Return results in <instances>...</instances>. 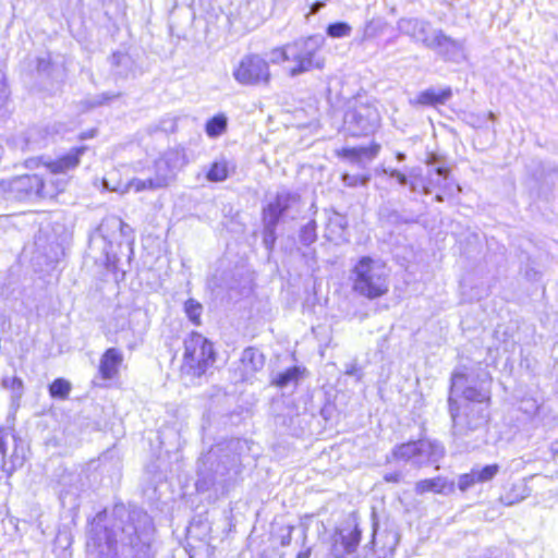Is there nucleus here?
<instances>
[{"instance_id":"6ab92c4d","label":"nucleus","mask_w":558,"mask_h":558,"mask_svg":"<svg viewBox=\"0 0 558 558\" xmlns=\"http://www.w3.org/2000/svg\"><path fill=\"white\" fill-rule=\"evenodd\" d=\"M398 28L402 34L410 36L426 48L430 44L435 31L428 22L416 17L400 19Z\"/></svg>"},{"instance_id":"a19ab883","label":"nucleus","mask_w":558,"mask_h":558,"mask_svg":"<svg viewBox=\"0 0 558 558\" xmlns=\"http://www.w3.org/2000/svg\"><path fill=\"white\" fill-rule=\"evenodd\" d=\"M153 183H155V175L145 180L133 179L130 182V187L134 189L135 192H141L144 190H157L162 187V185H153Z\"/></svg>"},{"instance_id":"603ef678","label":"nucleus","mask_w":558,"mask_h":558,"mask_svg":"<svg viewBox=\"0 0 558 558\" xmlns=\"http://www.w3.org/2000/svg\"><path fill=\"white\" fill-rule=\"evenodd\" d=\"M132 229L131 227L123 221V230L118 231V239L125 238L129 239L131 236Z\"/></svg>"},{"instance_id":"72a5a7b5","label":"nucleus","mask_w":558,"mask_h":558,"mask_svg":"<svg viewBox=\"0 0 558 558\" xmlns=\"http://www.w3.org/2000/svg\"><path fill=\"white\" fill-rule=\"evenodd\" d=\"M317 240V223L315 220H310L307 223L301 227L299 232V241L310 246Z\"/></svg>"},{"instance_id":"f03ea898","label":"nucleus","mask_w":558,"mask_h":558,"mask_svg":"<svg viewBox=\"0 0 558 558\" xmlns=\"http://www.w3.org/2000/svg\"><path fill=\"white\" fill-rule=\"evenodd\" d=\"M238 440L221 441L210 447L197 461V487L228 490L240 472V457L235 451Z\"/></svg>"},{"instance_id":"f8f14e48","label":"nucleus","mask_w":558,"mask_h":558,"mask_svg":"<svg viewBox=\"0 0 558 558\" xmlns=\"http://www.w3.org/2000/svg\"><path fill=\"white\" fill-rule=\"evenodd\" d=\"M426 163L433 170L428 171L426 182L422 185L423 194L429 195L434 189H438L447 198H451L461 193V186L450 177V169L439 156L430 155Z\"/></svg>"},{"instance_id":"ea45409f","label":"nucleus","mask_w":558,"mask_h":558,"mask_svg":"<svg viewBox=\"0 0 558 558\" xmlns=\"http://www.w3.org/2000/svg\"><path fill=\"white\" fill-rule=\"evenodd\" d=\"M351 29V26L345 22H335L327 26L326 33L329 37L341 38L349 36Z\"/></svg>"},{"instance_id":"4c0bfd02","label":"nucleus","mask_w":558,"mask_h":558,"mask_svg":"<svg viewBox=\"0 0 558 558\" xmlns=\"http://www.w3.org/2000/svg\"><path fill=\"white\" fill-rule=\"evenodd\" d=\"M71 386L69 381L63 378H58L52 381L49 387V392L53 398L64 399L70 393Z\"/></svg>"},{"instance_id":"7c9ffc66","label":"nucleus","mask_w":558,"mask_h":558,"mask_svg":"<svg viewBox=\"0 0 558 558\" xmlns=\"http://www.w3.org/2000/svg\"><path fill=\"white\" fill-rule=\"evenodd\" d=\"M227 126L228 118L223 113H218L206 122L205 132L209 137L216 138L227 131Z\"/></svg>"},{"instance_id":"9b49d317","label":"nucleus","mask_w":558,"mask_h":558,"mask_svg":"<svg viewBox=\"0 0 558 558\" xmlns=\"http://www.w3.org/2000/svg\"><path fill=\"white\" fill-rule=\"evenodd\" d=\"M380 124V114L371 102L355 101L343 117V129L347 134L359 137L373 134Z\"/></svg>"},{"instance_id":"bb28decb","label":"nucleus","mask_w":558,"mask_h":558,"mask_svg":"<svg viewBox=\"0 0 558 558\" xmlns=\"http://www.w3.org/2000/svg\"><path fill=\"white\" fill-rule=\"evenodd\" d=\"M348 227V219L337 211H333L328 218L325 236L329 241H344V233Z\"/></svg>"},{"instance_id":"c756f323","label":"nucleus","mask_w":558,"mask_h":558,"mask_svg":"<svg viewBox=\"0 0 558 558\" xmlns=\"http://www.w3.org/2000/svg\"><path fill=\"white\" fill-rule=\"evenodd\" d=\"M48 131L40 126L31 128L26 132L23 149H37L47 145Z\"/></svg>"},{"instance_id":"c03bdc74","label":"nucleus","mask_w":558,"mask_h":558,"mask_svg":"<svg viewBox=\"0 0 558 558\" xmlns=\"http://www.w3.org/2000/svg\"><path fill=\"white\" fill-rule=\"evenodd\" d=\"M384 172L389 174L390 178H395L399 182V184H401V185H407L408 184L407 175L403 174L402 172H400L399 170H396V169H392V170L384 169Z\"/></svg>"},{"instance_id":"de8ad7c7","label":"nucleus","mask_w":558,"mask_h":558,"mask_svg":"<svg viewBox=\"0 0 558 558\" xmlns=\"http://www.w3.org/2000/svg\"><path fill=\"white\" fill-rule=\"evenodd\" d=\"M286 50V45L280 47V48H276L271 51V61L272 62H281V61H286L287 62V58L283 57V51Z\"/></svg>"},{"instance_id":"2eb2a0df","label":"nucleus","mask_w":558,"mask_h":558,"mask_svg":"<svg viewBox=\"0 0 558 558\" xmlns=\"http://www.w3.org/2000/svg\"><path fill=\"white\" fill-rule=\"evenodd\" d=\"M0 191L10 192L14 194L17 199L25 197H51L52 195L46 192L44 180L37 174H25L16 177L8 182H0Z\"/></svg>"},{"instance_id":"a18cd8bd","label":"nucleus","mask_w":558,"mask_h":558,"mask_svg":"<svg viewBox=\"0 0 558 558\" xmlns=\"http://www.w3.org/2000/svg\"><path fill=\"white\" fill-rule=\"evenodd\" d=\"M403 480V473L401 471L389 472L384 475V481L387 483L398 484Z\"/></svg>"},{"instance_id":"5fc2aeb1","label":"nucleus","mask_w":558,"mask_h":558,"mask_svg":"<svg viewBox=\"0 0 558 558\" xmlns=\"http://www.w3.org/2000/svg\"><path fill=\"white\" fill-rule=\"evenodd\" d=\"M291 532H292V526L289 527L288 534L283 535L281 537V542L280 543H281L282 546L290 545V543H291Z\"/></svg>"},{"instance_id":"b1692460","label":"nucleus","mask_w":558,"mask_h":558,"mask_svg":"<svg viewBox=\"0 0 558 558\" xmlns=\"http://www.w3.org/2000/svg\"><path fill=\"white\" fill-rule=\"evenodd\" d=\"M414 490L417 495L426 493L448 495L454 490V482L442 476L421 480L416 482Z\"/></svg>"},{"instance_id":"a211bd4d","label":"nucleus","mask_w":558,"mask_h":558,"mask_svg":"<svg viewBox=\"0 0 558 558\" xmlns=\"http://www.w3.org/2000/svg\"><path fill=\"white\" fill-rule=\"evenodd\" d=\"M427 48L434 50L445 60L453 61L462 54L463 43L447 36L441 29H435Z\"/></svg>"},{"instance_id":"bf43d9fd","label":"nucleus","mask_w":558,"mask_h":558,"mask_svg":"<svg viewBox=\"0 0 558 558\" xmlns=\"http://www.w3.org/2000/svg\"><path fill=\"white\" fill-rule=\"evenodd\" d=\"M94 133H95V131H90V132H88V133H83V134L81 135V138L93 137V136H94Z\"/></svg>"},{"instance_id":"09e8293b","label":"nucleus","mask_w":558,"mask_h":558,"mask_svg":"<svg viewBox=\"0 0 558 558\" xmlns=\"http://www.w3.org/2000/svg\"><path fill=\"white\" fill-rule=\"evenodd\" d=\"M8 98V89L4 82V76L0 74V107L4 104Z\"/></svg>"},{"instance_id":"c85d7f7f","label":"nucleus","mask_w":558,"mask_h":558,"mask_svg":"<svg viewBox=\"0 0 558 558\" xmlns=\"http://www.w3.org/2000/svg\"><path fill=\"white\" fill-rule=\"evenodd\" d=\"M241 363L246 374H253L260 371L265 365L264 354L255 348H246L241 355Z\"/></svg>"},{"instance_id":"aec40b11","label":"nucleus","mask_w":558,"mask_h":558,"mask_svg":"<svg viewBox=\"0 0 558 558\" xmlns=\"http://www.w3.org/2000/svg\"><path fill=\"white\" fill-rule=\"evenodd\" d=\"M51 481L59 488L60 498H63L64 495L76 494L82 485L81 473L70 470L63 464H59L54 469Z\"/></svg>"},{"instance_id":"f3484780","label":"nucleus","mask_w":558,"mask_h":558,"mask_svg":"<svg viewBox=\"0 0 558 558\" xmlns=\"http://www.w3.org/2000/svg\"><path fill=\"white\" fill-rule=\"evenodd\" d=\"M0 453L2 456V470L11 476L21 469L26 460L23 447L17 445V438L12 434H2L0 430Z\"/></svg>"},{"instance_id":"680f3d73","label":"nucleus","mask_w":558,"mask_h":558,"mask_svg":"<svg viewBox=\"0 0 558 558\" xmlns=\"http://www.w3.org/2000/svg\"><path fill=\"white\" fill-rule=\"evenodd\" d=\"M328 411L329 410L327 408L322 409V415L326 417V415H328Z\"/></svg>"},{"instance_id":"9d476101","label":"nucleus","mask_w":558,"mask_h":558,"mask_svg":"<svg viewBox=\"0 0 558 558\" xmlns=\"http://www.w3.org/2000/svg\"><path fill=\"white\" fill-rule=\"evenodd\" d=\"M393 457L416 466L438 462L445 454L444 446L437 440L421 438L395 447Z\"/></svg>"},{"instance_id":"864d4df0","label":"nucleus","mask_w":558,"mask_h":558,"mask_svg":"<svg viewBox=\"0 0 558 558\" xmlns=\"http://www.w3.org/2000/svg\"><path fill=\"white\" fill-rule=\"evenodd\" d=\"M325 7V3L323 1H315L310 9V14H316L318 13L323 8Z\"/></svg>"},{"instance_id":"e433bc0d","label":"nucleus","mask_w":558,"mask_h":558,"mask_svg":"<svg viewBox=\"0 0 558 558\" xmlns=\"http://www.w3.org/2000/svg\"><path fill=\"white\" fill-rule=\"evenodd\" d=\"M56 65L51 61L49 53H45L36 58V71L39 75L51 77L54 73Z\"/></svg>"},{"instance_id":"20e7f679","label":"nucleus","mask_w":558,"mask_h":558,"mask_svg":"<svg viewBox=\"0 0 558 558\" xmlns=\"http://www.w3.org/2000/svg\"><path fill=\"white\" fill-rule=\"evenodd\" d=\"M325 45V37L320 34L300 37L292 43L286 44L282 52L290 63L287 73L290 77H298L304 73L325 68V58L322 56V48Z\"/></svg>"},{"instance_id":"393cba45","label":"nucleus","mask_w":558,"mask_h":558,"mask_svg":"<svg viewBox=\"0 0 558 558\" xmlns=\"http://www.w3.org/2000/svg\"><path fill=\"white\" fill-rule=\"evenodd\" d=\"M451 97V87H445L441 89L430 87L418 93L414 102L421 106L436 107L438 105H445Z\"/></svg>"},{"instance_id":"0e129e2a","label":"nucleus","mask_w":558,"mask_h":558,"mask_svg":"<svg viewBox=\"0 0 558 558\" xmlns=\"http://www.w3.org/2000/svg\"><path fill=\"white\" fill-rule=\"evenodd\" d=\"M369 29H371V23L366 26L365 32H366V33H368V32H369Z\"/></svg>"},{"instance_id":"49530a36","label":"nucleus","mask_w":558,"mask_h":558,"mask_svg":"<svg viewBox=\"0 0 558 558\" xmlns=\"http://www.w3.org/2000/svg\"><path fill=\"white\" fill-rule=\"evenodd\" d=\"M344 374L348 376H355L357 380L363 376L362 369L355 363L347 365Z\"/></svg>"},{"instance_id":"39448f33","label":"nucleus","mask_w":558,"mask_h":558,"mask_svg":"<svg viewBox=\"0 0 558 558\" xmlns=\"http://www.w3.org/2000/svg\"><path fill=\"white\" fill-rule=\"evenodd\" d=\"M352 281L353 291L369 300L378 299L389 290L385 266L369 256L362 257L355 264Z\"/></svg>"},{"instance_id":"7ed1b4c3","label":"nucleus","mask_w":558,"mask_h":558,"mask_svg":"<svg viewBox=\"0 0 558 558\" xmlns=\"http://www.w3.org/2000/svg\"><path fill=\"white\" fill-rule=\"evenodd\" d=\"M361 530L357 524L348 523L332 535L330 556L332 558H361L357 545ZM400 535L395 530L378 532L374 524L373 539L364 547V558H387L391 556L399 544Z\"/></svg>"},{"instance_id":"0eeeda50","label":"nucleus","mask_w":558,"mask_h":558,"mask_svg":"<svg viewBox=\"0 0 558 558\" xmlns=\"http://www.w3.org/2000/svg\"><path fill=\"white\" fill-rule=\"evenodd\" d=\"M492 377L489 373L480 368L477 372L463 373L456 371L451 375L449 396L460 391L464 403H490Z\"/></svg>"},{"instance_id":"2f4dec72","label":"nucleus","mask_w":558,"mask_h":558,"mask_svg":"<svg viewBox=\"0 0 558 558\" xmlns=\"http://www.w3.org/2000/svg\"><path fill=\"white\" fill-rule=\"evenodd\" d=\"M1 385L4 389L11 391L12 402H19L21 400L24 392V384L20 377H4L1 380Z\"/></svg>"},{"instance_id":"e2e57ef3","label":"nucleus","mask_w":558,"mask_h":558,"mask_svg":"<svg viewBox=\"0 0 558 558\" xmlns=\"http://www.w3.org/2000/svg\"><path fill=\"white\" fill-rule=\"evenodd\" d=\"M328 411L329 410L327 408L322 409V415L326 417V415H328Z\"/></svg>"},{"instance_id":"6e6552de","label":"nucleus","mask_w":558,"mask_h":558,"mask_svg":"<svg viewBox=\"0 0 558 558\" xmlns=\"http://www.w3.org/2000/svg\"><path fill=\"white\" fill-rule=\"evenodd\" d=\"M300 196L296 193L283 191L277 193L275 198L263 208V244L271 252L277 241V226L290 209L298 205Z\"/></svg>"},{"instance_id":"37998d69","label":"nucleus","mask_w":558,"mask_h":558,"mask_svg":"<svg viewBox=\"0 0 558 558\" xmlns=\"http://www.w3.org/2000/svg\"><path fill=\"white\" fill-rule=\"evenodd\" d=\"M121 97V93H102L100 95H98L94 101V105L95 106H102V105H106L108 102H110L111 100H114V99H118Z\"/></svg>"},{"instance_id":"412c9836","label":"nucleus","mask_w":558,"mask_h":558,"mask_svg":"<svg viewBox=\"0 0 558 558\" xmlns=\"http://www.w3.org/2000/svg\"><path fill=\"white\" fill-rule=\"evenodd\" d=\"M86 150V146L73 147L66 154L58 157L57 159L40 158V161H43L45 167L51 173H66L78 166L81 157L85 154Z\"/></svg>"},{"instance_id":"13d9d810","label":"nucleus","mask_w":558,"mask_h":558,"mask_svg":"<svg viewBox=\"0 0 558 558\" xmlns=\"http://www.w3.org/2000/svg\"><path fill=\"white\" fill-rule=\"evenodd\" d=\"M418 189H420L418 184H416V183H414V182H411V183H410V190H411L412 192H418Z\"/></svg>"},{"instance_id":"052dcab7","label":"nucleus","mask_w":558,"mask_h":558,"mask_svg":"<svg viewBox=\"0 0 558 558\" xmlns=\"http://www.w3.org/2000/svg\"><path fill=\"white\" fill-rule=\"evenodd\" d=\"M397 159H398L399 161H403V160L405 159V155H404L403 153H398V154H397Z\"/></svg>"},{"instance_id":"f257e3e1","label":"nucleus","mask_w":558,"mask_h":558,"mask_svg":"<svg viewBox=\"0 0 558 558\" xmlns=\"http://www.w3.org/2000/svg\"><path fill=\"white\" fill-rule=\"evenodd\" d=\"M155 532L154 521L144 509L116 504L111 524L96 526L93 544L98 558H154Z\"/></svg>"},{"instance_id":"4be33fe9","label":"nucleus","mask_w":558,"mask_h":558,"mask_svg":"<svg viewBox=\"0 0 558 558\" xmlns=\"http://www.w3.org/2000/svg\"><path fill=\"white\" fill-rule=\"evenodd\" d=\"M110 64L116 80H128L136 75V63L128 52H113L110 57Z\"/></svg>"},{"instance_id":"8fccbe9b","label":"nucleus","mask_w":558,"mask_h":558,"mask_svg":"<svg viewBox=\"0 0 558 558\" xmlns=\"http://www.w3.org/2000/svg\"><path fill=\"white\" fill-rule=\"evenodd\" d=\"M386 218L392 223H399L401 221L400 215L397 210H387Z\"/></svg>"},{"instance_id":"f704fd0d","label":"nucleus","mask_w":558,"mask_h":558,"mask_svg":"<svg viewBox=\"0 0 558 558\" xmlns=\"http://www.w3.org/2000/svg\"><path fill=\"white\" fill-rule=\"evenodd\" d=\"M475 480L477 483H487L492 481L500 470L497 463L487 464L484 466H474L473 469Z\"/></svg>"},{"instance_id":"473e14b6","label":"nucleus","mask_w":558,"mask_h":558,"mask_svg":"<svg viewBox=\"0 0 558 558\" xmlns=\"http://www.w3.org/2000/svg\"><path fill=\"white\" fill-rule=\"evenodd\" d=\"M206 178L210 182H221L228 178V165L226 160H217L210 165L206 173Z\"/></svg>"},{"instance_id":"423d86ee","label":"nucleus","mask_w":558,"mask_h":558,"mask_svg":"<svg viewBox=\"0 0 558 558\" xmlns=\"http://www.w3.org/2000/svg\"><path fill=\"white\" fill-rule=\"evenodd\" d=\"M488 408L489 405L484 403H463L460 405L453 396H448L452 435L462 439L485 429L489 420Z\"/></svg>"},{"instance_id":"79ce46f5","label":"nucleus","mask_w":558,"mask_h":558,"mask_svg":"<svg viewBox=\"0 0 558 558\" xmlns=\"http://www.w3.org/2000/svg\"><path fill=\"white\" fill-rule=\"evenodd\" d=\"M477 484L473 470L470 473L462 474L458 481V487L460 490L465 492L473 485Z\"/></svg>"},{"instance_id":"a878e982","label":"nucleus","mask_w":558,"mask_h":558,"mask_svg":"<svg viewBox=\"0 0 558 558\" xmlns=\"http://www.w3.org/2000/svg\"><path fill=\"white\" fill-rule=\"evenodd\" d=\"M306 368L301 366H291L286 371L278 373L271 380V384L280 389H294L300 380L304 378Z\"/></svg>"},{"instance_id":"3c124183","label":"nucleus","mask_w":558,"mask_h":558,"mask_svg":"<svg viewBox=\"0 0 558 558\" xmlns=\"http://www.w3.org/2000/svg\"><path fill=\"white\" fill-rule=\"evenodd\" d=\"M102 514H106V511H102V512H100V513H98V514H97V517H96L97 522H96L95 526L92 529V532H90V533H92V535H90V542H92V546H93L94 548H95V546H94V544H93V535H94V530L96 529V526H97V525H99V526H101V527H102V526H109V525L111 524V518L109 519V523H108V524H105V525H101V524H100V521H101V517H102Z\"/></svg>"},{"instance_id":"4d7b16f0","label":"nucleus","mask_w":558,"mask_h":558,"mask_svg":"<svg viewBox=\"0 0 558 558\" xmlns=\"http://www.w3.org/2000/svg\"><path fill=\"white\" fill-rule=\"evenodd\" d=\"M311 556V549H306L304 551H300L298 554V558H308Z\"/></svg>"},{"instance_id":"dca6fc26","label":"nucleus","mask_w":558,"mask_h":558,"mask_svg":"<svg viewBox=\"0 0 558 558\" xmlns=\"http://www.w3.org/2000/svg\"><path fill=\"white\" fill-rule=\"evenodd\" d=\"M184 163L185 156L183 150L172 148L165 151L162 156L155 161V183H153V185L167 186Z\"/></svg>"},{"instance_id":"ddd939ff","label":"nucleus","mask_w":558,"mask_h":558,"mask_svg":"<svg viewBox=\"0 0 558 558\" xmlns=\"http://www.w3.org/2000/svg\"><path fill=\"white\" fill-rule=\"evenodd\" d=\"M232 74L239 84L245 86L267 85L270 81L268 62L254 53L244 56Z\"/></svg>"},{"instance_id":"58836bf2","label":"nucleus","mask_w":558,"mask_h":558,"mask_svg":"<svg viewBox=\"0 0 558 558\" xmlns=\"http://www.w3.org/2000/svg\"><path fill=\"white\" fill-rule=\"evenodd\" d=\"M341 181L348 187H356L359 185L366 186L371 181V175L343 173L341 175Z\"/></svg>"},{"instance_id":"6e6d98bb","label":"nucleus","mask_w":558,"mask_h":558,"mask_svg":"<svg viewBox=\"0 0 558 558\" xmlns=\"http://www.w3.org/2000/svg\"><path fill=\"white\" fill-rule=\"evenodd\" d=\"M446 197L447 196L442 192H439V193L436 194L435 201L438 202V203H442V202H445Z\"/></svg>"},{"instance_id":"4468645a","label":"nucleus","mask_w":558,"mask_h":558,"mask_svg":"<svg viewBox=\"0 0 558 558\" xmlns=\"http://www.w3.org/2000/svg\"><path fill=\"white\" fill-rule=\"evenodd\" d=\"M119 230H123V220L117 216H108L101 220L100 225L95 231V234L92 236V241H94L96 236L104 241V264L105 267L112 272H116L118 269L119 258L114 253H111V248L118 241Z\"/></svg>"},{"instance_id":"1a4fd4ad","label":"nucleus","mask_w":558,"mask_h":558,"mask_svg":"<svg viewBox=\"0 0 558 558\" xmlns=\"http://www.w3.org/2000/svg\"><path fill=\"white\" fill-rule=\"evenodd\" d=\"M183 360L187 372L201 377L216 360L213 343L201 333L192 331L184 340Z\"/></svg>"},{"instance_id":"cd10ccee","label":"nucleus","mask_w":558,"mask_h":558,"mask_svg":"<svg viewBox=\"0 0 558 558\" xmlns=\"http://www.w3.org/2000/svg\"><path fill=\"white\" fill-rule=\"evenodd\" d=\"M379 149V144H372L369 147L343 148L341 151L338 153V155L342 158L349 159L352 163L361 167L363 157L373 159L377 156Z\"/></svg>"},{"instance_id":"c9c22d12","label":"nucleus","mask_w":558,"mask_h":558,"mask_svg":"<svg viewBox=\"0 0 558 558\" xmlns=\"http://www.w3.org/2000/svg\"><path fill=\"white\" fill-rule=\"evenodd\" d=\"M184 312L194 325L199 326L202 324L203 305L198 301L195 299L186 300L184 302Z\"/></svg>"},{"instance_id":"5701e85b","label":"nucleus","mask_w":558,"mask_h":558,"mask_svg":"<svg viewBox=\"0 0 558 558\" xmlns=\"http://www.w3.org/2000/svg\"><path fill=\"white\" fill-rule=\"evenodd\" d=\"M123 362V354L117 348L107 349L99 363V374L102 379H112L118 375L119 367Z\"/></svg>"}]
</instances>
